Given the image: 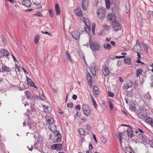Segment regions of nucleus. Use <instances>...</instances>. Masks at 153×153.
Segmentation results:
<instances>
[{
  "instance_id": "37998d69",
  "label": "nucleus",
  "mask_w": 153,
  "mask_h": 153,
  "mask_svg": "<svg viewBox=\"0 0 153 153\" xmlns=\"http://www.w3.org/2000/svg\"><path fill=\"white\" fill-rule=\"evenodd\" d=\"M107 140L105 138L103 137L101 138V142L103 143H105L107 142Z\"/></svg>"
},
{
  "instance_id": "423d86ee",
  "label": "nucleus",
  "mask_w": 153,
  "mask_h": 153,
  "mask_svg": "<svg viewBox=\"0 0 153 153\" xmlns=\"http://www.w3.org/2000/svg\"><path fill=\"white\" fill-rule=\"evenodd\" d=\"M90 45L91 49L94 51H99L100 47L99 45L97 43H94L92 40H90Z\"/></svg>"
},
{
  "instance_id": "e433bc0d",
  "label": "nucleus",
  "mask_w": 153,
  "mask_h": 153,
  "mask_svg": "<svg viewBox=\"0 0 153 153\" xmlns=\"http://www.w3.org/2000/svg\"><path fill=\"white\" fill-rule=\"evenodd\" d=\"M84 22L86 25H88L87 24L90 25L89 20L86 18H83Z\"/></svg>"
},
{
  "instance_id": "4d7b16f0",
  "label": "nucleus",
  "mask_w": 153,
  "mask_h": 153,
  "mask_svg": "<svg viewBox=\"0 0 153 153\" xmlns=\"http://www.w3.org/2000/svg\"><path fill=\"white\" fill-rule=\"evenodd\" d=\"M148 13L149 15L152 16H153V11H149Z\"/></svg>"
},
{
  "instance_id": "9b49d317",
  "label": "nucleus",
  "mask_w": 153,
  "mask_h": 153,
  "mask_svg": "<svg viewBox=\"0 0 153 153\" xmlns=\"http://www.w3.org/2000/svg\"><path fill=\"white\" fill-rule=\"evenodd\" d=\"M107 19L109 22H112V23L116 21V17L114 15L111 13H109L107 16Z\"/></svg>"
},
{
  "instance_id": "09e8293b",
  "label": "nucleus",
  "mask_w": 153,
  "mask_h": 153,
  "mask_svg": "<svg viewBox=\"0 0 153 153\" xmlns=\"http://www.w3.org/2000/svg\"><path fill=\"white\" fill-rule=\"evenodd\" d=\"M138 132H139V134L140 135H140L141 134H142V133H144V132L143 131V130L140 129V128H138Z\"/></svg>"
},
{
  "instance_id": "20e7f679",
  "label": "nucleus",
  "mask_w": 153,
  "mask_h": 153,
  "mask_svg": "<svg viewBox=\"0 0 153 153\" xmlns=\"http://www.w3.org/2000/svg\"><path fill=\"white\" fill-rule=\"evenodd\" d=\"M97 17L100 19L104 18L106 15L105 9L103 7L99 8L97 11Z\"/></svg>"
},
{
  "instance_id": "69168bd1",
  "label": "nucleus",
  "mask_w": 153,
  "mask_h": 153,
  "mask_svg": "<svg viewBox=\"0 0 153 153\" xmlns=\"http://www.w3.org/2000/svg\"><path fill=\"white\" fill-rule=\"evenodd\" d=\"M111 45L113 46H115V43L114 41H111Z\"/></svg>"
},
{
  "instance_id": "79ce46f5",
  "label": "nucleus",
  "mask_w": 153,
  "mask_h": 153,
  "mask_svg": "<svg viewBox=\"0 0 153 153\" xmlns=\"http://www.w3.org/2000/svg\"><path fill=\"white\" fill-rule=\"evenodd\" d=\"M49 15L51 17H53V10L52 9L49 10Z\"/></svg>"
},
{
  "instance_id": "2eb2a0df",
  "label": "nucleus",
  "mask_w": 153,
  "mask_h": 153,
  "mask_svg": "<svg viewBox=\"0 0 153 153\" xmlns=\"http://www.w3.org/2000/svg\"><path fill=\"white\" fill-rule=\"evenodd\" d=\"M74 13L76 15L79 16H82L83 15V13L81 8L77 7L74 11Z\"/></svg>"
},
{
  "instance_id": "f257e3e1",
  "label": "nucleus",
  "mask_w": 153,
  "mask_h": 153,
  "mask_svg": "<svg viewBox=\"0 0 153 153\" xmlns=\"http://www.w3.org/2000/svg\"><path fill=\"white\" fill-rule=\"evenodd\" d=\"M45 122L47 125L48 127L51 131H54L56 127L53 118L51 116L45 115L44 117Z\"/></svg>"
},
{
  "instance_id": "58836bf2",
  "label": "nucleus",
  "mask_w": 153,
  "mask_h": 153,
  "mask_svg": "<svg viewBox=\"0 0 153 153\" xmlns=\"http://www.w3.org/2000/svg\"><path fill=\"white\" fill-rule=\"evenodd\" d=\"M147 143L149 144H153V137H150L148 140Z\"/></svg>"
},
{
  "instance_id": "7c9ffc66",
  "label": "nucleus",
  "mask_w": 153,
  "mask_h": 153,
  "mask_svg": "<svg viewBox=\"0 0 153 153\" xmlns=\"http://www.w3.org/2000/svg\"><path fill=\"white\" fill-rule=\"evenodd\" d=\"M88 25H86V27H85V29L86 32L88 33H89L91 30V25H90L87 24Z\"/></svg>"
},
{
  "instance_id": "cd10ccee",
  "label": "nucleus",
  "mask_w": 153,
  "mask_h": 153,
  "mask_svg": "<svg viewBox=\"0 0 153 153\" xmlns=\"http://www.w3.org/2000/svg\"><path fill=\"white\" fill-rule=\"evenodd\" d=\"M143 72V70L141 68L137 69L136 71V76L137 77H139Z\"/></svg>"
},
{
  "instance_id": "c9c22d12",
  "label": "nucleus",
  "mask_w": 153,
  "mask_h": 153,
  "mask_svg": "<svg viewBox=\"0 0 153 153\" xmlns=\"http://www.w3.org/2000/svg\"><path fill=\"white\" fill-rule=\"evenodd\" d=\"M78 131L81 135H83L85 134L84 130L82 128H81L78 129Z\"/></svg>"
},
{
  "instance_id": "72a5a7b5",
  "label": "nucleus",
  "mask_w": 153,
  "mask_h": 153,
  "mask_svg": "<svg viewBox=\"0 0 153 153\" xmlns=\"http://www.w3.org/2000/svg\"><path fill=\"white\" fill-rule=\"evenodd\" d=\"M86 79L88 82H91V76L89 73H88L87 74Z\"/></svg>"
},
{
  "instance_id": "b1692460",
  "label": "nucleus",
  "mask_w": 153,
  "mask_h": 153,
  "mask_svg": "<svg viewBox=\"0 0 153 153\" xmlns=\"http://www.w3.org/2000/svg\"><path fill=\"white\" fill-rule=\"evenodd\" d=\"M55 10L57 15H59L60 13V8L59 5L56 4L55 7Z\"/></svg>"
},
{
  "instance_id": "603ef678",
  "label": "nucleus",
  "mask_w": 153,
  "mask_h": 153,
  "mask_svg": "<svg viewBox=\"0 0 153 153\" xmlns=\"http://www.w3.org/2000/svg\"><path fill=\"white\" fill-rule=\"evenodd\" d=\"M67 106L69 108H72L73 107V104L72 103H69L67 104Z\"/></svg>"
},
{
  "instance_id": "c03bdc74",
  "label": "nucleus",
  "mask_w": 153,
  "mask_h": 153,
  "mask_svg": "<svg viewBox=\"0 0 153 153\" xmlns=\"http://www.w3.org/2000/svg\"><path fill=\"white\" fill-rule=\"evenodd\" d=\"M108 95L110 97H113L114 96V94L112 93V92H110L109 91H108Z\"/></svg>"
},
{
  "instance_id": "bf43d9fd",
  "label": "nucleus",
  "mask_w": 153,
  "mask_h": 153,
  "mask_svg": "<svg viewBox=\"0 0 153 153\" xmlns=\"http://www.w3.org/2000/svg\"><path fill=\"white\" fill-rule=\"evenodd\" d=\"M1 38L2 39V41L3 43H5V39L4 37V36L2 35L1 36Z\"/></svg>"
},
{
  "instance_id": "39448f33",
  "label": "nucleus",
  "mask_w": 153,
  "mask_h": 153,
  "mask_svg": "<svg viewBox=\"0 0 153 153\" xmlns=\"http://www.w3.org/2000/svg\"><path fill=\"white\" fill-rule=\"evenodd\" d=\"M83 113L87 116H89L91 114V110L89 106L87 104H84L82 106Z\"/></svg>"
},
{
  "instance_id": "393cba45",
  "label": "nucleus",
  "mask_w": 153,
  "mask_h": 153,
  "mask_svg": "<svg viewBox=\"0 0 153 153\" xmlns=\"http://www.w3.org/2000/svg\"><path fill=\"white\" fill-rule=\"evenodd\" d=\"M140 137L141 140L145 143H148V140H147V137L146 136L143 134H141L140 135Z\"/></svg>"
},
{
  "instance_id": "4be33fe9",
  "label": "nucleus",
  "mask_w": 153,
  "mask_h": 153,
  "mask_svg": "<svg viewBox=\"0 0 153 153\" xmlns=\"http://www.w3.org/2000/svg\"><path fill=\"white\" fill-rule=\"evenodd\" d=\"M125 150L126 153H134V152L132 148L130 146L125 148Z\"/></svg>"
},
{
  "instance_id": "a878e982",
  "label": "nucleus",
  "mask_w": 153,
  "mask_h": 153,
  "mask_svg": "<svg viewBox=\"0 0 153 153\" xmlns=\"http://www.w3.org/2000/svg\"><path fill=\"white\" fill-rule=\"evenodd\" d=\"M127 133L128 136L129 137H131L134 136L133 131L131 128H130L127 130Z\"/></svg>"
},
{
  "instance_id": "9d476101",
  "label": "nucleus",
  "mask_w": 153,
  "mask_h": 153,
  "mask_svg": "<svg viewBox=\"0 0 153 153\" xmlns=\"http://www.w3.org/2000/svg\"><path fill=\"white\" fill-rule=\"evenodd\" d=\"M132 82L131 80H128L126 81L123 84V88L124 89L127 90L131 87L132 85Z\"/></svg>"
},
{
  "instance_id": "dca6fc26",
  "label": "nucleus",
  "mask_w": 153,
  "mask_h": 153,
  "mask_svg": "<svg viewBox=\"0 0 153 153\" xmlns=\"http://www.w3.org/2000/svg\"><path fill=\"white\" fill-rule=\"evenodd\" d=\"M144 120H144L145 122L153 127V120L152 118L150 117H146L145 118Z\"/></svg>"
},
{
  "instance_id": "2f4dec72",
  "label": "nucleus",
  "mask_w": 153,
  "mask_h": 153,
  "mask_svg": "<svg viewBox=\"0 0 153 153\" xmlns=\"http://www.w3.org/2000/svg\"><path fill=\"white\" fill-rule=\"evenodd\" d=\"M105 1L106 8L108 9H109L111 4L110 0H105Z\"/></svg>"
},
{
  "instance_id": "6e6d98bb",
  "label": "nucleus",
  "mask_w": 153,
  "mask_h": 153,
  "mask_svg": "<svg viewBox=\"0 0 153 153\" xmlns=\"http://www.w3.org/2000/svg\"><path fill=\"white\" fill-rule=\"evenodd\" d=\"M92 135H93V138L94 140L96 142V143H97V140L96 138V135L94 134H93Z\"/></svg>"
},
{
  "instance_id": "052dcab7",
  "label": "nucleus",
  "mask_w": 153,
  "mask_h": 153,
  "mask_svg": "<svg viewBox=\"0 0 153 153\" xmlns=\"http://www.w3.org/2000/svg\"><path fill=\"white\" fill-rule=\"evenodd\" d=\"M77 111V112L76 114L75 117H78V118H79V116H80L79 114V113L78 112V111Z\"/></svg>"
},
{
  "instance_id": "412c9836",
  "label": "nucleus",
  "mask_w": 153,
  "mask_h": 153,
  "mask_svg": "<svg viewBox=\"0 0 153 153\" xmlns=\"http://www.w3.org/2000/svg\"><path fill=\"white\" fill-rule=\"evenodd\" d=\"M1 69L2 72H10L11 71V70L10 68L4 65L2 66Z\"/></svg>"
},
{
  "instance_id": "aec40b11",
  "label": "nucleus",
  "mask_w": 153,
  "mask_h": 153,
  "mask_svg": "<svg viewBox=\"0 0 153 153\" xmlns=\"http://www.w3.org/2000/svg\"><path fill=\"white\" fill-rule=\"evenodd\" d=\"M93 93L94 95L97 96L99 94V91L98 88L96 86H93Z\"/></svg>"
},
{
  "instance_id": "a19ab883",
  "label": "nucleus",
  "mask_w": 153,
  "mask_h": 153,
  "mask_svg": "<svg viewBox=\"0 0 153 153\" xmlns=\"http://www.w3.org/2000/svg\"><path fill=\"white\" fill-rule=\"evenodd\" d=\"M33 3L35 5H39L40 4V0H33Z\"/></svg>"
},
{
  "instance_id": "6e6552de",
  "label": "nucleus",
  "mask_w": 153,
  "mask_h": 153,
  "mask_svg": "<svg viewBox=\"0 0 153 153\" xmlns=\"http://www.w3.org/2000/svg\"><path fill=\"white\" fill-rule=\"evenodd\" d=\"M112 27L115 31H117L121 28L122 25L116 21L112 23Z\"/></svg>"
},
{
  "instance_id": "3c124183",
  "label": "nucleus",
  "mask_w": 153,
  "mask_h": 153,
  "mask_svg": "<svg viewBox=\"0 0 153 153\" xmlns=\"http://www.w3.org/2000/svg\"><path fill=\"white\" fill-rule=\"evenodd\" d=\"M91 128V126L89 124H87L86 125V128L87 130H90Z\"/></svg>"
},
{
  "instance_id": "864d4df0",
  "label": "nucleus",
  "mask_w": 153,
  "mask_h": 153,
  "mask_svg": "<svg viewBox=\"0 0 153 153\" xmlns=\"http://www.w3.org/2000/svg\"><path fill=\"white\" fill-rule=\"evenodd\" d=\"M130 108L132 110L135 111L136 110V108L134 106H133L132 105H131L130 106Z\"/></svg>"
},
{
  "instance_id": "13d9d810",
  "label": "nucleus",
  "mask_w": 153,
  "mask_h": 153,
  "mask_svg": "<svg viewBox=\"0 0 153 153\" xmlns=\"http://www.w3.org/2000/svg\"><path fill=\"white\" fill-rule=\"evenodd\" d=\"M125 57V56H117L115 58L117 59L122 58Z\"/></svg>"
},
{
  "instance_id": "a211bd4d",
  "label": "nucleus",
  "mask_w": 153,
  "mask_h": 153,
  "mask_svg": "<svg viewBox=\"0 0 153 153\" xmlns=\"http://www.w3.org/2000/svg\"><path fill=\"white\" fill-rule=\"evenodd\" d=\"M27 83L28 85L32 86L36 88H37V87L35 85L34 83L32 81L30 78L28 77L27 78Z\"/></svg>"
},
{
  "instance_id": "c85d7f7f",
  "label": "nucleus",
  "mask_w": 153,
  "mask_h": 153,
  "mask_svg": "<svg viewBox=\"0 0 153 153\" xmlns=\"http://www.w3.org/2000/svg\"><path fill=\"white\" fill-rule=\"evenodd\" d=\"M95 65H94V67H91L90 68V71L91 74L94 76L96 74V70L95 69Z\"/></svg>"
},
{
  "instance_id": "8fccbe9b",
  "label": "nucleus",
  "mask_w": 153,
  "mask_h": 153,
  "mask_svg": "<svg viewBox=\"0 0 153 153\" xmlns=\"http://www.w3.org/2000/svg\"><path fill=\"white\" fill-rule=\"evenodd\" d=\"M95 27V25L94 24H93L92 25V30L93 33H94V29Z\"/></svg>"
},
{
  "instance_id": "de8ad7c7",
  "label": "nucleus",
  "mask_w": 153,
  "mask_h": 153,
  "mask_svg": "<svg viewBox=\"0 0 153 153\" xmlns=\"http://www.w3.org/2000/svg\"><path fill=\"white\" fill-rule=\"evenodd\" d=\"M109 107H110V109L111 110H112L113 108V104L111 102H109Z\"/></svg>"
},
{
  "instance_id": "f8f14e48",
  "label": "nucleus",
  "mask_w": 153,
  "mask_h": 153,
  "mask_svg": "<svg viewBox=\"0 0 153 153\" xmlns=\"http://www.w3.org/2000/svg\"><path fill=\"white\" fill-rule=\"evenodd\" d=\"M62 145L61 144H54L51 146V148L54 150H61L62 149Z\"/></svg>"
},
{
  "instance_id": "49530a36",
  "label": "nucleus",
  "mask_w": 153,
  "mask_h": 153,
  "mask_svg": "<svg viewBox=\"0 0 153 153\" xmlns=\"http://www.w3.org/2000/svg\"><path fill=\"white\" fill-rule=\"evenodd\" d=\"M143 48L144 51L146 53H148V48L146 45H145L143 46Z\"/></svg>"
},
{
  "instance_id": "338daca9",
  "label": "nucleus",
  "mask_w": 153,
  "mask_h": 153,
  "mask_svg": "<svg viewBox=\"0 0 153 153\" xmlns=\"http://www.w3.org/2000/svg\"><path fill=\"white\" fill-rule=\"evenodd\" d=\"M81 120L82 122H84L86 120L85 117H82L81 118Z\"/></svg>"
},
{
  "instance_id": "6ab92c4d",
  "label": "nucleus",
  "mask_w": 153,
  "mask_h": 153,
  "mask_svg": "<svg viewBox=\"0 0 153 153\" xmlns=\"http://www.w3.org/2000/svg\"><path fill=\"white\" fill-rule=\"evenodd\" d=\"M22 3L24 6L28 7H30L31 5L30 1L29 0H23Z\"/></svg>"
},
{
  "instance_id": "e2e57ef3",
  "label": "nucleus",
  "mask_w": 153,
  "mask_h": 153,
  "mask_svg": "<svg viewBox=\"0 0 153 153\" xmlns=\"http://www.w3.org/2000/svg\"><path fill=\"white\" fill-rule=\"evenodd\" d=\"M44 34H48V35H49V36H52V34L51 33H49L48 32H45L44 33Z\"/></svg>"
},
{
  "instance_id": "4468645a",
  "label": "nucleus",
  "mask_w": 153,
  "mask_h": 153,
  "mask_svg": "<svg viewBox=\"0 0 153 153\" xmlns=\"http://www.w3.org/2000/svg\"><path fill=\"white\" fill-rule=\"evenodd\" d=\"M80 35V34L79 32L77 30L74 31L72 34L73 37L76 40L79 39Z\"/></svg>"
},
{
  "instance_id": "7ed1b4c3",
  "label": "nucleus",
  "mask_w": 153,
  "mask_h": 153,
  "mask_svg": "<svg viewBox=\"0 0 153 153\" xmlns=\"http://www.w3.org/2000/svg\"><path fill=\"white\" fill-rule=\"evenodd\" d=\"M137 113L138 117L142 120H144L147 116V110L145 108H140Z\"/></svg>"
},
{
  "instance_id": "f03ea898",
  "label": "nucleus",
  "mask_w": 153,
  "mask_h": 153,
  "mask_svg": "<svg viewBox=\"0 0 153 153\" xmlns=\"http://www.w3.org/2000/svg\"><path fill=\"white\" fill-rule=\"evenodd\" d=\"M53 133V136L52 138V141L54 143L59 142L61 140V136L59 132L56 130V128L54 131H51Z\"/></svg>"
},
{
  "instance_id": "5701e85b",
  "label": "nucleus",
  "mask_w": 153,
  "mask_h": 153,
  "mask_svg": "<svg viewBox=\"0 0 153 153\" xmlns=\"http://www.w3.org/2000/svg\"><path fill=\"white\" fill-rule=\"evenodd\" d=\"M116 135L117 138L119 140L120 142V145H122V137L123 135L122 133L120 132H117L116 133Z\"/></svg>"
},
{
  "instance_id": "473e14b6",
  "label": "nucleus",
  "mask_w": 153,
  "mask_h": 153,
  "mask_svg": "<svg viewBox=\"0 0 153 153\" xmlns=\"http://www.w3.org/2000/svg\"><path fill=\"white\" fill-rule=\"evenodd\" d=\"M39 36L38 34L36 35V36L35 37V39H34V43L36 44H37V43H38V42H39Z\"/></svg>"
},
{
  "instance_id": "0e129e2a",
  "label": "nucleus",
  "mask_w": 153,
  "mask_h": 153,
  "mask_svg": "<svg viewBox=\"0 0 153 153\" xmlns=\"http://www.w3.org/2000/svg\"><path fill=\"white\" fill-rule=\"evenodd\" d=\"M77 98V97L76 95L75 94H74L73 95V96L72 97V98L74 100H76Z\"/></svg>"
},
{
  "instance_id": "0eeeda50",
  "label": "nucleus",
  "mask_w": 153,
  "mask_h": 153,
  "mask_svg": "<svg viewBox=\"0 0 153 153\" xmlns=\"http://www.w3.org/2000/svg\"><path fill=\"white\" fill-rule=\"evenodd\" d=\"M139 42L138 40H137V43L134 47L133 51L137 53H139L140 52V53H142L141 52L143 51H142V48L140 44H138Z\"/></svg>"
},
{
  "instance_id": "774afa93",
  "label": "nucleus",
  "mask_w": 153,
  "mask_h": 153,
  "mask_svg": "<svg viewBox=\"0 0 153 153\" xmlns=\"http://www.w3.org/2000/svg\"><path fill=\"white\" fill-rule=\"evenodd\" d=\"M93 146L91 144H89V148L90 149H93Z\"/></svg>"
},
{
  "instance_id": "ea45409f",
  "label": "nucleus",
  "mask_w": 153,
  "mask_h": 153,
  "mask_svg": "<svg viewBox=\"0 0 153 153\" xmlns=\"http://www.w3.org/2000/svg\"><path fill=\"white\" fill-rule=\"evenodd\" d=\"M66 56H67V57L69 59V60L71 62H72V59H71V56L69 55L68 51H66Z\"/></svg>"
},
{
  "instance_id": "1a4fd4ad",
  "label": "nucleus",
  "mask_w": 153,
  "mask_h": 153,
  "mask_svg": "<svg viewBox=\"0 0 153 153\" xmlns=\"http://www.w3.org/2000/svg\"><path fill=\"white\" fill-rule=\"evenodd\" d=\"M102 71L105 76H108L110 74V71L108 67L106 65L103 66L102 68Z\"/></svg>"
},
{
  "instance_id": "c756f323",
  "label": "nucleus",
  "mask_w": 153,
  "mask_h": 153,
  "mask_svg": "<svg viewBox=\"0 0 153 153\" xmlns=\"http://www.w3.org/2000/svg\"><path fill=\"white\" fill-rule=\"evenodd\" d=\"M87 4V2L86 0L83 1L82 4V7L83 10H86L87 9V7L85 5Z\"/></svg>"
},
{
  "instance_id": "5fc2aeb1",
  "label": "nucleus",
  "mask_w": 153,
  "mask_h": 153,
  "mask_svg": "<svg viewBox=\"0 0 153 153\" xmlns=\"http://www.w3.org/2000/svg\"><path fill=\"white\" fill-rule=\"evenodd\" d=\"M95 108L97 107L98 105L95 101L92 102Z\"/></svg>"
},
{
  "instance_id": "ddd939ff",
  "label": "nucleus",
  "mask_w": 153,
  "mask_h": 153,
  "mask_svg": "<svg viewBox=\"0 0 153 153\" xmlns=\"http://www.w3.org/2000/svg\"><path fill=\"white\" fill-rule=\"evenodd\" d=\"M44 111L46 114H50L52 111L51 107L49 106H46L45 105H42Z\"/></svg>"
},
{
  "instance_id": "4c0bfd02",
  "label": "nucleus",
  "mask_w": 153,
  "mask_h": 153,
  "mask_svg": "<svg viewBox=\"0 0 153 153\" xmlns=\"http://www.w3.org/2000/svg\"><path fill=\"white\" fill-rule=\"evenodd\" d=\"M103 28L105 30H109L110 29V27L109 26L106 24H105L103 25Z\"/></svg>"
},
{
  "instance_id": "a18cd8bd",
  "label": "nucleus",
  "mask_w": 153,
  "mask_h": 153,
  "mask_svg": "<svg viewBox=\"0 0 153 153\" xmlns=\"http://www.w3.org/2000/svg\"><path fill=\"white\" fill-rule=\"evenodd\" d=\"M34 16H38L40 17H42V14L41 13L39 12H38L34 14Z\"/></svg>"
},
{
  "instance_id": "f704fd0d",
  "label": "nucleus",
  "mask_w": 153,
  "mask_h": 153,
  "mask_svg": "<svg viewBox=\"0 0 153 153\" xmlns=\"http://www.w3.org/2000/svg\"><path fill=\"white\" fill-rule=\"evenodd\" d=\"M104 47L105 49L109 50L111 48V46L110 44H107L106 45H104Z\"/></svg>"
},
{
  "instance_id": "f3484780",
  "label": "nucleus",
  "mask_w": 153,
  "mask_h": 153,
  "mask_svg": "<svg viewBox=\"0 0 153 153\" xmlns=\"http://www.w3.org/2000/svg\"><path fill=\"white\" fill-rule=\"evenodd\" d=\"M9 55V52L4 49H2L0 51V57H2L4 56H8Z\"/></svg>"
},
{
  "instance_id": "680f3d73",
  "label": "nucleus",
  "mask_w": 153,
  "mask_h": 153,
  "mask_svg": "<svg viewBox=\"0 0 153 153\" xmlns=\"http://www.w3.org/2000/svg\"><path fill=\"white\" fill-rule=\"evenodd\" d=\"M75 108L76 109H78L79 110L80 109V106L79 105H77L76 106Z\"/></svg>"
},
{
  "instance_id": "bb28decb",
  "label": "nucleus",
  "mask_w": 153,
  "mask_h": 153,
  "mask_svg": "<svg viewBox=\"0 0 153 153\" xmlns=\"http://www.w3.org/2000/svg\"><path fill=\"white\" fill-rule=\"evenodd\" d=\"M131 59L130 57H127L124 59L125 63L127 65H129L131 63Z\"/></svg>"
}]
</instances>
